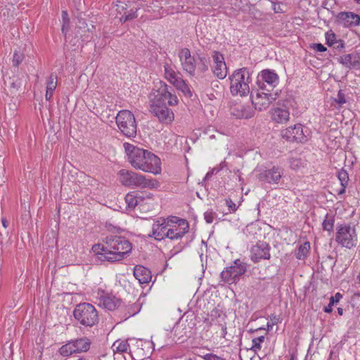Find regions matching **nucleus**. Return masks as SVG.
I'll use <instances>...</instances> for the list:
<instances>
[{
  "label": "nucleus",
  "instance_id": "f257e3e1",
  "mask_svg": "<svg viewBox=\"0 0 360 360\" xmlns=\"http://www.w3.org/2000/svg\"><path fill=\"white\" fill-rule=\"evenodd\" d=\"M154 89V98L151 101L150 106V112L156 117L159 122L165 124H171L174 120V112L167 105H176L179 100L174 94L172 86L167 85L162 81H160Z\"/></svg>",
  "mask_w": 360,
  "mask_h": 360
},
{
  "label": "nucleus",
  "instance_id": "f03ea898",
  "mask_svg": "<svg viewBox=\"0 0 360 360\" xmlns=\"http://www.w3.org/2000/svg\"><path fill=\"white\" fill-rule=\"evenodd\" d=\"M131 243L124 237L110 235L105 237L103 243L95 244L92 250L101 261L120 262L131 251Z\"/></svg>",
  "mask_w": 360,
  "mask_h": 360
},
{
  "label": "nucleus",
  "instance_id": "7ed1b4c3",
  "mask_svg": "<svg viewBox=\"0 0 360 360\" xmlns=\"http://www.w3.org/2000/svg\"><path fill=\"white\" fill-rule=\"evenodd\" d=\"M131 166L143 172L158 173L160 165V158L153 153L139 148L128 158Z\"/></svg>",
  "mask_w": 360,
  "mask_h": 360
},
{
  "label": "nucleus",
  "instance_id": "20e7f679",
  "mask_svg": "<svg viewBox=\"0 0 360 360\" xmlns=\"http://www.w3.org/2000/svg\"><path fill=\"white\" fill-rule=\"evenodd\" d=\"M230 91L233 96H246L250 93L249 84L252 82L251 74L247 68L236 70L229 76Z\"/></svg>",
  "mask_w": 360,
  "mask_h": 360
},
{
  "label": "nucleus",
  "instance_id": "39448f33",
  "mask_svg": "<svg viewBox=\"0 0 360 360\" xmlns=\"http://www.w3.org/2000/svg\"><path fill=\"white\" fill-rule=\"evenodd\" d=\"M73 316L79 324L85 327H93L99 321L95 307L87 302L77 304L73 311Z\"/></svg>",
  "mask_w": 360,
  "mask_h": 360
},
{
  "label": "nucleus",
  "instance_id": "423d86ee",
  "mask_svg": "<svg viewBox=\"0 0 360 360\" xmlns=\"http://www.w3.org/2000/svg\"><path fill=\"white\" fill-rule=\"evenodd\" d=\"M335 241L342 248L352 249L358 243V236L354 226L340 224L336 226Z\"/></svg>",
  "mask_w": 360,
  "mask_h": 360
},
{
  "label": "nucleus",
  "instance_id": "0eeeda50",
  "mask_svg": "<svg viewBox=\"0 0 360 360\" xmlns=\"http://www.w3.org/2000/svg\"><path fill=\"white\" fill-rule=\"evenodd\" d=\"M118 176L120 182L125 186L155 188L158 185L155 180L148 179L142 174L124 169L119 172Z\"/></svg>",
  "mask_w": 360,
  "mask_h": 360
},
{
  "label": "nucleus",
  "instance_id": "6e6552de",
  "mask_svg": "<svg viewBox=\"0 0 360 360\" xmlns=\"http://www.w3.org/2000/svg\"><path fill=\"white\" fill-rule=\"evenodd\" d=\"M115 119L116 124L122 134L128 138L136 136L137 125L135 117L131 111L127 110H120Z\"/></svg>",
  "mask_w": 360,
  "mask_h": 360
},
{
  "label": "nucleus",
  "instance_id": "1a4fd4ad",
  "mask_svg": "<svg viewBox=\"0 0 360 360\" xmlns=\"http://www.w3.org/2000/svg\"><path fill=\"white\" fill-rule=\"evenodd\" d=\"M153 195L146 191H131L128 193L124 198L127 208L133 210L136 207H141L146 204L148 200L153 199Z\"/></svg>",
  "mask_w": 360,
  "mask_h": 360
},
{
  "label": "nucleus",
  "instance_id": "9d476101",
  "mask_svg": "<svg viewBox=\"0 0 360 360\" xmlns=\"http://www.w3.org/2000/svg\"><path fill=\"white\" fill-rule=\"evenodd\" d=\"M304 131L303 126L301 124H296L293 127L282 129L281 131V137L288 142L303 143L307 141V135Z\"/></svg>",
  "mask_w": 360,
  "mask_h": 360
},
{
  "label": "nucleus",
  "instance_id": "9b49d317",
  "mask_svg": "<svg viewBox=\"0 0 360 360\" xmlns=\"http://www.w3.org/2000/svg\"><path fill=\"white\" fill-rule=\"evenodd\" d=\"M278 83L277 74L270 70H262L258 76L257 84L261 89L270 92Z\"/></svg>",
  "mask_w": 360,
  "mask_h": 360
},
{
  "label": "nucleus",
  "instance_id": "f8f14e48",
  "mask_svg": "<svg viewBox=\"0 0 360 360\" xmlns=\"http://www.w3.org/2000/svg\"><path fill=\"white\" fill-rule=\"evenodd\" d=\"M271 246L263 240H259L250 249V259L254 263L259 262L262 259H269Z\"/></svg>",
  "mask_w": 360,
  "mask_h": 360
},
{
  "label": "nucleus",
  "instance_id": "ddd939ff",
  "mask_svg": "<svg viewBox=\"0 0 360 360\" xmlns=\"http://www.w3.org/2000/svg\"><path fill=\"white\" fill-rule=\"evenodd\" d=\"M283 174V169L274 166L271 169H260L257 174V179L260 181L268 184H278Z\"/></svg>",
  "mask_w": 360,
  "mask_h": 360
},
{
  "label": "nucleus",
  "instance_id": "4468645a",
  "mask_svg": "<svg viewBox=\"0 0 360 360\" xmlns=\"http://www.w3.org/2000/svg\"><path fill=\"white\" fill-rule=\"evenodd\" d=\"M179 57L183 70L190 75H194L196 68V60L191 56L190 50L187 48L182 49L179 53Z\"/></svg>",
  "mask_w": 360,
  "mask_h": 360
},
{
  "label": "nucleus",
  "instance_id": "2eb2a0df",
  "mask_svg": "<svg viewBox=\"0 0 360 360\" xmlns=\"http://www.w3.org/2000/svg\"><path fill=\"white\" fill-rule=\"evenodd\" d=\"M189 224L186 219L180 220V224L177 225H172L168 226L165 232V238L170 240H178L181 238L188 231Z\"/></svg>",
  "mask_w": 360,
  "mask_h": 360
},
{
  "label": "nucleus",
  "instance_id": "dca6fc26",
  "mask_svg": "<svg viewBox=\"0 0 360 360\" xmlns=\"http://www.w3.org/2000/svg\"><path fill=\"white\" fill-rule=\"evenodd\" d=\"M214 65L212 72L219 79H224L227 75V67L224 56L219 51H214L212 54Z\"/></svg>",
  "mask_w": 360,
  "mask_h": 360
},
{
  "label": "nucleus",
  "instance_id": "f3484780",
  "mask_svg": "<svg viewBox=\"0 0 360 360\" xmlns=\"http://www.w3.org/2000/svg\"><path fill=\"white\" fill-rule=\"evenodd\" d=\"M170 226L169 221L165 218H159L152 226V233L148 235L156 240H162L165 238V232Z\"/></svg>",
  "mask_w": 360,
  "mask_h": 360
},
{
  "label": "nucleus",
  "instance_id": "a211bd4d",
  "mask_svg": "<svg viewBox=\"0 0 360 360\" xmlns=\"http://www.w3.org/2000/svg\"><path fill=\"white\" fill-rule=\"evenodd\" d=\"M250 97L255 109H258L260 111L266 109L271 103V99L273 98L269 92L257 91L255 96L253 91L251 92Z\"/></svg>",
  "mask_w": 360,
  "mask_h": 360
},
{
  "label": "nucleus",
  "instance_id": "6ab92c4d",
  "mask_svg": "<svg viewBox=\"0 0 360 360\" xmlns=\"http://www.w3.org/2000/svg\"><path fill=\"white\" fill-rule=\"evenodd\" d=\"M134 276L140 284L148 283L152 278L150 269L141 265H136L134 268Z\"/></svg>",
  "mask_w": 360,
  "mask_h": 360
},
{
  "label": "nucleus",
  "instance_id": "aec40b11",
  "mask_svg": "<svg viewBox=\"0 0 360 360\" xmlns=\"http://www.w3.org/2000/svg\"><path fill=\"white\" fill-rule=\"evenodd\" d=\"M271 119L276 123L283 124L288 121L290 117L289 111L284 108L277 107L270 111Z\"/></svg>",
  "mask_w": 360,
  "mask_h": 360
},
{
  "label": "nucleus",
  "instance_id": "412c9836",
  "mask_svg": "<svg viewBox=\"0 0 360 360\" xmlns=\"http://www.w3.org/2000/svg\"><path fill=\"white\" fill-rule=\"evenodd\" d=\"M247 267V263L237 259L234 260L232 265L227 267V269H230L231 271L233 276L236 278V281L238 282L240 277L246 272Z\"/></svg>",
  "mask_w": 360,
  "mask_h": 360
},
{
  "label": "nucleus",
  "instance_id": "4be33fe9",
  "mask_svg": "<svg viewBox=\"0 0 360 360\" xmlns=\"http://www.w3.org/2000/svg\"><path fill=\"white\" fill-rule=\"evenodd\" d=\"M339 22H360V15L352 12H342L337 15Z\"/></svg>",
  "mask_w": 360,
  "mask_h": 360
},
{
  "label": "nucleus",
  "instance_id": "5701e85b",
  "mask_svg": "<svg viewBox=\"0 0 360 360\" xmlns=\"http://www.w3.org/2000/svg\"><path fill=\"white\" fill-rule=\"evenodd\" d=\"M76 353L86 352L91 346V341L87 338H82L73 340Z\"/></svg>",
  "mask_w": 360,
  "mask_h": 360
},
{
  "label": "nucleus",
  "instance_id": "b1692460",
  "mask_svg": "<svg viewBox=\"0 0 360 360\" xmlns=\"http://www.w3.org/2000/svg\"><path fill=\"white\" fill-rule=\"evenodd\" d=\"M121 304L120 299L115 296L108 295L103 298V304L105 309L113 311L118 308Z\"/></svg>",
  "mask_w": 360,
  "mask_h": 360
},
{
  "label": "nucleus",
  "instance_id": "393cba45",
  "mask_svg": "<svg viewBox=\"0 0 360 360\" xmlns=\"http://www.w3.org/2000/svg\"><path fill=\"white\" fill-rule=\"evenodd\" d=\"M355 53H354L342 55L338 60L343 66L349 69H355Z\"/></svg>",
  "mask_w": 360,
  "mask_h": 360
},
{
  "label": "nucleus",
  "instance_id": "a878e982",
  "mask_svg": "<svg viewBox=\"0 0 360 360\" xmlns=\"http://www.w3.org/2000/svg\"><path fill=\"white\" fill-rule=\"evenodd\" d=\"M172 84L179 91H181L186 96L191 97L192 93L189 86L181 78L173 80Z\"/></svg>",
  "mask_w": 360,
  "mask_h": 360
},
{
  "label": "nucleus",
  "instance_id": "bb28decb",
  "mask_svg": "<svg viewBox=\"0 0 360 360\" xmlns=\"http://www.w3.org/2000/svg\"><path fill=\"white\" fill-rule=\"evenodd\" d=\"M338 178L340 181L342 188L339 191L338 194H342L345 192V188L349 181V175L345 169H340L338 172Z\"/></svg>",
  "mask_w": 360,
  "mask_h": 360
},
{
  "label": "nucleus",
  "instance_id": "cd10ccee",
  "mask_svg": "<svg viewBox=\"0 0 360 360\" xmlns=\"http://www.w3.org/2000/svg\"><path fill=\"white\" fill-rule=\"evenodd\" d=\"M220 278L221 281L226 283L232 284L238 283L233 276L231 271L230 269H227V267L221 272Z\"/></svg>",
  "mask_w": 360,
  "mask_h": 360
},
{
  "label": "nucleus",
  "instance_id": "c85d7f7f",
  "mask_svg": "<svg viewBox=\"0 0 360 360\" xmlns=\"http://www.w3.org/2000/svg\"><path fill=\"white\" fill-rule=\"evenodd\" d=\"M59 353L63 356H69L71 354L76 353L73 340L60 347L59 349Z\"/></svg>",
  "mask_w": 360,
  "mask_h": 360
},
{
  "label": "nucleus",
  "instance_id": "c756f323",
  "mask_svg": "<svg viewBox=\"0 0 360 360\" xmlns=\"http://www.w3.org/2000/svg\"><path fill=\"white\" fill-rule=\"evenodd\" d=\"M58 85V77L55 73H51L46 79V89L55 91Z\"/></svg>",
  "mask_w": 360,
  "mask_h": 360
},
{
  "label": "nucleus",
  "instance_id": "7c9ffc66",
  "mask_svg": "<svg viewBox=\"0 0 360 360\" xmlns=\"http://www.w3.org/2000/svg\"><path fill=\"white\" fill-rule=\"evenodd\" d=\"M310 248L309 243L305 242L302 245H300L297 252H296V257L298 259H304L307 252H309V250Z\"/></svg>",
  "mask_w": 360,
  "mask_h": 360
},
{
  "label": "nucleus",
  "instance_id": "2f4dec72",
  "mask_svg": "<svg viewBox=\"0 0 360 360\" xmlns=\"http://www.w3.org/2000/svg\"><path fill=\"white\" fill-rule=\"evenodd\" d=\"M165 68V75L167 79L169 81L170 83H173V80L175 79H179V77L176 76L175 72L172 70L171 66L169 64H165L164 65Z\"/></svg>",
  "mask_w": 360,
  "mask_h": 360
},
{
  "label": "nucleus",
  "instance_id": "473e14b6",
  "mask_svg": "<svg viewBox=\"0 0 360 360\" xmlns=\"http://www.w3.org/2000/svg\"><path fill=\"white\" fill-rule=\"evenodd\" d=\"M141 309V303L137 301L127 307L128 317L133 316L138 314Z\"/></svg>",
  "mask_w": 360,
  "mask_h": 360
},
{
  "label": "nucleus",
  "instance_id": "72a5a7b5",
  "mask_svg": "<svg viewBox=\"0 0 360 360\" xmlns=\"http://www.w3.org/2000/svg\"><path fill=\"white\" fill-rule=\"evenodd\" d=\"M10 82L9 89L11 94H16L22 86L21 80L19 78L12 79L9 77Z\"/></svg>",
  "mask_w": 360,
  "mask_h": 360
},
{
  "label": "nucleus",
  "instance_id": "f704fd0d",
  "mask_svg": "<svg viewBox=\"0 0 360 360\" xmlns=\"http://www.w3.org/2000/svg\"><path fill=\"white\" fill-rule=\"evenodd\" d=\"M25 56L22 53L15 51L13 56L12 64L14 67L18 68L24 60Z\"/></svg>",
  "mask_w": 360,
  "mask_h": 360
},
{
  "label": "nucleus",
  "instance_id": "c9c22d12",
  "mask_svg": "<svg viewBox=\"0 0 360 360\" xmlns=\"http://www.w3.org/2000/svg\"><path fill=\"white\" fill-rule=\"evenodd\" d=\"M323 230L330 231L334 226V219L333 217H328V214L322 223Z\"/></svg>",
  "mask_w": 360,
  "mask_h": 360
},
{
  "label": "nucleus",
  "instance_id": "e433bc0d",
  "mask_svg": "<svg viewBox=\"0 0 360 360\" xmlns=\"http://www.w3.org/2000/svg\"><path fill=\"white\" fill-rule=\"evenodd\" d=\"M137 8L136 10L131 9L129 11L124 12V15L120 18V21H122L123 19L125 21L127 20H132L137 18Z\"/></svg>",
  "mask_w": 360,
  "mask_h": 360
},
{
  "label": "nucleus",
  "instance_id": "4c0bfd02",
  "mask_svg": "<svg viewBox=\"0 0 360 360\" xmlns=\"http://www.w3.org/2000/svg\"><path fill=\"white\" fill-rule=\"evenodd\" d=\"M326 40L328 46H332L336 43V36L331 31L327 32H326Z\"/></svg>",
  "mask_w": 360,
  "mask_h": 360
},
{
  "label": "nucleus",
  "instance_id": "58836bf2",
  "mask_svg": "<svg viewBox=\"0 0 360 360\" xmlns=\"http://www.w3.org/2000/svg\"><path fill=\"white\" fill-rule=\"evenodd\" d=\"M264 340V336L263 335L255 338L252 340V348L255 349V351L261 349V343L263 342Z\"/></svg>",
  "mask_w": 360,
  "mask_h": 360
},
{
  "label": "nucleus",
  "instance_id": "ea45409f",
  "mask_svg": "<svg viewBox=\"0 0 360 360\" xmlns=\"http://www.w3.org/2000/svg\"><path fill=\"white\" fill-rule=\"evenodd\" d=\"M124 148L128 156V158L132 155L133 152L135 150H137L139 148L138 147H136L134 145L129 143H124Z\"/></svg>",
  "mask_w": 360,
  "mask_h": 360
},
{
  "label": "nucleus",
  "instance_id": "a19ab883",
  "mask_svg": "<svg viewBox=\"0 0 360 360\" xmlns=\"http://www.w3.org/2000/svg\"><path fill=\"white\" fill-rule=\"evenodd\" d=\"M225 205L229 207V211L231 213L235 212L238 209L236 203L231 198L225 199Z\"/></svg>",
  "mask_w": 360,
  "mask_h": 360
},
{
  "label": "nucleus",
  "instance_id": "79ce46f5",
  "mask_svg": "<svg viewBox=\"0 0 360 360\" xmlns=\"http://www.w3.org/2000/svg\"><path fill=\"white\" fill-rule=\"evenodd\" d=\"M200 63L198 64V70L201 72H204L208 70L207 60L205 57H199Z\"/></svg>",
  "mask_w": 360,
  "mask_h": 360
},
{
  "label": "nucleus",
  "instance_id": "37998d69",
  "mask_svg": "<svg viewBox=\"0 0 360 360\" xmlns=\"http://www.w3.org/2000/svg\"><path fill=\"white\" fill-rule=\"evenodd\" d=\"M214 215L215 212H214L212 210H207L204 213V219L207 224H211L213 222Z\"/></svg>",
  "mask_w": 360,
  "mask_h": 360
},
{
  "label": "nucleus",
  "instance_id": "c03bdc74",
  "mask_svg": "<svg viewBox=\"0 0 360 360\" xmlns=\"http://www.w3.org/2000/svg\"><path fill=\"white\" fill-rule=\"evenodd\" d=\"M304 61H305L306 65H307L308 68L311 71L313 72L312 68L315 67L314 56L311 55H309V56H306V58H304Z\"/></svg>",
  "mask_w": 360,
  "mask_h": 360
},
{
  "label": "nucleus",
  "instance_id": "a18cd8bd",
  "mask_svg": "<svg viewBox=\"0 0 360 360\" xmlns=\"http://www.w3.org/2000/svg\"><path fill=\"white\" fill-rule=\"evenodd\" d=\"M335 101L340 105H342L346 103L345 95L341 91H339L337 98H335Z\"/></svg>",
  "mask_w": 360,
  "mask_h": 360
},
{
  "label": "nucleus",
  "instance_id": "49530a36",
  "mask_svg": "<svg viewBox=\"0 0 360 360\" xmlns=\"http://www.w3.org/2000/svg\"><path fill=\"white\" fill-rule=\"evenodd\" d=\"M342 297V295L340 292H337L334 296H331L330 298V305L338 303Z\"/></svg>",
  "mask_w": 360,
  "mask_h": 360
},
{
  "label": "nucleus",
  "instance_id": "de8ad7c7",
  "mask_svg": "<svg viewBox=\"0 0 360 360\" xmlns=\"http://www.w3.org/2000/svg\"><path fill=\"white\" fill-rule=\"evenodd\" d=\"M71 25H72V24H69V23L63 24V25H62V28H61L62 32L64 34L65 38H67L68 35H70L69 30L71 29Z\"/></svg>",
  "mask_w": 360,
  "mask_h": 360
},
{
  "label": "nucleus",
  "instance_id": "09e8293b",
  "mask_svg": "<svg viewBox=\"0 0 360 360\" xmlns=\"http://www.w3.org/2000/svg\"><path fill=\"white\" fill-rule=\"evenodd\" d=\"M129 345L127 342H120L117 347V350L120 352H125L127 351Z\"/></svg>",
  "mask_w": 360,
  "mask_h": 360
},
{
  "label": "nucleus",
  "instance_id": "8fccbe9b",
  "mask_svg": "<svg viewBox=\"0 0 360 360\" xmlns=\"http://www.w3.org/2000/svg\"><path fill=\"white\" fill-rule=\"evenodd\" d=\"M167 220L169 221V224L172 225H176V224H180V220L182 219H179L177 217H169L166 219Z\"/></svg>",
  "mask_w": 360,
  "mask_h": 360
},
{
  "label": "nucleus",
  "instance_id": "3c124183",
  "mask_svg": "<svg viewBox=\"0 0 360 360\" xmlns=\"http://www.w3.org/2000/svg\"><path fill=\"white\" fill-rule=\"evenodd\" d=\"M355 69H360V52H356L355 53Z\"/></svg>",
  "mask_w": 360,
  "mask_h": 360
},
{
  "label": "nucleus",
  "instance_id": "603ef678",
  "mask_svg": "<svg viewBox=\"0 0 360 360\" xmlns=\"http://www.w3.org/2000/svg\"><path fill=\"white\" fill-rule=\"evenodd\" d=\"M53 92H54V91H50L48 89L46 90L45 98L46 101L51 100L53 95Z\"/></svg>",
  "mask_w": 360,
  "mask_h": 360
},
{
  "label": "nucleus",
  "instance_id": "864d4df0",
  "mask_svg": "<svg viewBox=\"0 0 360 360\" xmlns=\"http://www.w3.org/2000/svg\"><path fill=\"white\" fill-rule=\"evenodd\" d=\"M271 325H276L278 323L279 319L277 316L272 314L270 316Z\"/></svg>",
  "mask_w": 360,
  "mask_h": 360
},
{
  "label": "nucleus",
  "instance_id": "5fc2aeb1",
  "mask_svg": "<svg viewBox=\"0 0 360 360\" xmlns=\"http://www.w3.org/2000/svg\"><path fill=\"white\" fill-rule=\"evenodd\" d=\"M326 47H325L321 44H316V51L323 52L326 51Z\"/></svg>",
  "mask_w": 360,
  "mask_h": 360
},
{
  "label": "nucleus",
  "instance_id": "6e6d98bb",
  "mask_svg": "<svg viewBox=\"0 0 360 360\" xmlns=\"http://www.w3.org/2000/svg\"><path fill=\"white\" fill-rule=\"evenodd\" d=\"M332 306L333 305H330V302H329L328 306L325 307L324 311L326 313H330L333 311Z\"/></svg>",
  "mask_w": 360,
  "mask_h": 360
},
{
  "label": "nucleus",
  "instance_id": "4d7b16f0",
  "mask_svg": "<svg viewBox=\"0 0 360 360\" xmlns=\"http://www.w3.org/2000/svg\"><path fill=\"white\" fill-rule=\"evenodd\" d=\"M336 43L338 44V45L337 46V49H342V48H344L345 46V44L344 42L342 41V40H340L338 41H336Z\"/></svg>",
  "mask_w": 360,
  "mask_h": 360
},
{
  "label": "nucleus",
  "instance_id": "13d9d810",
  "mask_svg": "<svg viewBox=\"0 0 360 360\" xmlns=\"http://www.w3.org/2000/svg\"><path fill=\"white\" fill-rule=\"evenodd\" d=\"M1 223L4 228H6L8 226V221L5 218L1 219Z\"/></svg>",
  "mask_w": 360,
  "mask_h": 360
},
{
  "label": "nucleus",
  "instance_id": "bf43d9fd",
  "mask_svg": "<svg viewBox=\"0 0 360 360\" xmlns=\"http://www.w3.org/2000/svg\"><path fill=\"white\" fill-rule=\"evenodd\" d=\"M212 174H213V171L207 172L204 178V181L209 179L211 177V176L212 175Z\"/></svg>",
  "mask_w": 360,
  "mask_h": 360
},
{
  "label": "nucleus",
  "instance_id": "052dcab7",
  "mask_svg": "<svg viewBox=\"0 0 360 360\" xmlns=\"http://www.w3.org/2000/svg\"><path fill=\"white\" fill-rule=\"evenodd\" d=\"M80 29V27H78L77 26H75V37H78L79 35L82 36L79 33V30Z\"/></svg>",
  "mask_w": 360,
  "mask_h": 360
},
{
  "label": "nucleus",
  "instance_id": "680f3d73",
  "mask_svg": "<svg viewBox=\"0 0 360 360\" xmlns=\"http://www.w3.org/2000/svg\"><path fill=\"white\" fill-rule=\"evenodd\" d=\"M68 16V13L66 11H63L62 17L63 18L64 22H65V18Z\"/></svg>",
  "mask_w": 360,
  "mask_h": 360
},
{
  "label": "nucleus",
  "instance_id": "e2e57ef3",
  "mask_svg": "<svg viewBox=\"0 0 360 360\" xmlns=\"http://www.w3.org/2000/svg\"><path fill=\"white\" fill-rule=\"evenodd\" d=\"M274 326V325H271V322H268L267 324H266L267 330H271Z\"/></svg>",
  "mask_w": 360,
  "mask_h": 360
},
{
  "label": "nucleus",
  "instance_id": "0e129e2a",
  "mask_svg": "<svg viewBox=\"0 0 360 360\" xmlns=\"http://www.w3.org/2000/svg\"><path fill=\"white\" fill-rule=\"evenodd\" d=\"M338 313L339 315L342 316L343 314V309L342 308H338Z\"/></svg>",
  "mask_w": 360,
  "mask_h": 360
},
{
  "label": "nucleus",
  "instance_id": "69168bd1",
  "mask_svg": "<svg viewBox=\"0 0 360 360\" xmlns=\"http://www.w3.org/2000/svg\"><path fill=\"white\" fill-rule=\"evenodd\" d=\"M297 162V160H295L291 162V167L293 168H295V167L297 166L296 164H294V162Z\"/></svg>",
  "mask_w": 360,
  "mask_h": 360
},
{
  "label": "nucleus",
  "instance_id": "338daca9",
  "mask_svg": "<svg viewBox=\"0 0 360 360\" xmlns=\"http://www.w3.org/2000/svg\"><path fill=\"white\" fill-rule=\"evenodd\" d=\"M309 46L311 49L315 50V43H311Z\"/></svg>",
  "mask_w": 360,
  "mask_h": 360
},
{
  "label": "nucleus",
  "instance_id": "774afa93",
  "mask_svg": "<svg viewBox=\"0 0 360 360\" xmlns=\"http://www.w3.org/2000/svg\"><path fill=\"white\" fill-rule=\"evenodd\" d=\"M185 360H198L197 358H188V359H186Z\"/></svg>",
  "mask_w": 360,
  "mask_h": 360
}]
</instances>
